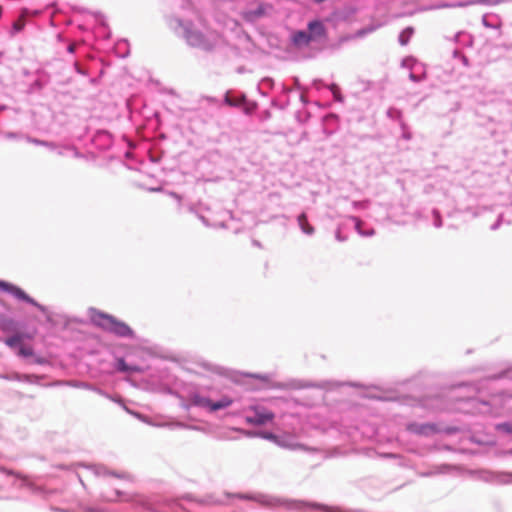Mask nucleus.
I'll list each match as a JSON object with an SVG mask.
<instances>
[{
  "mask_svg": "<svg viewBox=\"0 0 512 512\" xmlns=\"http://www.w3.org/2000/svg\"><path fill=\"white\" fill-rule=\"evenodd\" d=\"M91 321L97 327L119 337L134 336L133 330L125 322L118 320L110 314L93 310L91 313Z\"/></svg>",
  "mask_w": 512,
  "mask_h": 512,
  "instance_id": "1",
  "label": "nucleus"
},
{
  "mask_svg": "<svg viewBox=\"0 0 512 512\" xmlns=\"http://www.w3.org/2000/svg\"><path fill=\"white\" fill-rule=\"evenodd\" d=\"M190 401L192 405L207 408L209 411H217L227 408L232 404V400L226 397L217 402H212L210 399L198 394L192 395Z\"/></svg>",
  "mask_w": 512,
  "mask_h": 512,
  "instance_id": "2",
  "label": "nucleus"
},
{
  "mask_svg": "<svg viewBox=\"0 0 512 512\" xmlns=\"http://www.w3.org/2000/svg\"><path fill=\"white\" fill-rule=\"evenodd\" d=\"M250 410L254 412V415L247 416L245 418V420L248 424H251V425H255V426L264 425L267 422H271L275 417L273 412L267 411V410L259 408L257 406L251 407Z\"/></svg>",
  "mask_w": 512,
  "mask_h": 512,
  "instance_id": "3",
  "label": "nucleus"
},
{
  "mask_svg": "<svg viewBox=\"0 0 512 512\" xmlns=\"http://www.w3.org/2000/svg\"><path fill=\"white\" fill-rule=\"evenodd\" d=\"M0 289L13 295L15 298L30 303L38 308H41V305L38 304L33 298L25 293L20 287L13 285L12 283L1 281L0 280Z\"/></svg>",
  "mask_w": 512,
  "mask_h": 512,
  "instance_id": "4",
  "label": "nucleus"
},
{
  "mask_svg": "<svg viewBox=\"0 0 512 512\" xmlns=\"http://www.w3.org/2000/svg\"><path fill=\"white\" fill-rule=\"evenodd\" d=\"M309 35L312 37V41L325 37L326 30L324 25L320 21H312L308 24Z\"/></svg>",
  "mask_w": 512,
  "mask_h": 512,
  "instance_id": "5",
  "label": "nucleus"
},
{
  "mask_svg": "<svg viewBox=\"0 0 512 512\" xmlns=\"http://www.w3.org/2000/svg\"><path fill=\"white\" fill-rule=\"evenodd\" d=\"M312 41V37L305 31H298L293 36V42L295 45H308Z\"/></svg>",
  "mask_w": 512,
  "mask_h": 512,
  "instance_id": "6",
  "label": "nucleus"
},
{
  "mask_svg": "<svg viewBox=\"0 0 512 512\" xmlns=\"http://www.w3.org/2000/svg\"><path fill=\"white\" fill-rule=\"evenodd\" d=\"M186 38L192 46H201L204 43L203 35L197 31H188Z\"/></svg>",
  "mask_w": 512,
  "mask_h": 512,
  "instance_id": "7",
  "label": "nucleus"
},
{
  "mask_svg": "<svg viewBox=\"0 0 512 512\" xmlns=\"http://www.w3.org/2000/svg\"><path fill=\"white\" fill-rule=\"evenodd\" d=\"M298 223L301 227V229L307 233V234H312L314 229L312 226L309 225L308 223V220H307V216L305 213H302L301 215H299L298 217Z\"/></svg>",
  "mask_w": 512,
  "mask_h": 512,
  "instance_id": "8",
  "label": "nucleus"
},
{
  "mask_svg": "<svg viewBox=\"0 0 512 512\" xmlns=\"http://www.w3.org/2000/svg\"><path fill=\"white\" fill-rule=\"evenodd\" d=\"M413 32H414V29L411 27H408L405 30H403L399 37L400 43L402 45L407 44L411 35L413 34Z\"/></svg>",
  "mask_w": 512,
  "mask_h": 512,
  "instance_id": "9",
  "label": "nucleus"
},
{
  "mask_svg": "<svg viewBox=\"0 0 512 512\" xmlns=\"http://www.w3.org/2000/svg\"><path fill=\"white\" fill-rule=\"evenodd\" d=\"M22 341V336L20 334H16L14 336H11L5 340L6 345H8L11 348H14L18 346Z\"/></svg>",
  "mask_w": 512,
  "mask_h": 512,
  "instance_id": "10",
  "label": "nucleus"
},
{
  "mask_svg": "<svg viewBox=\"0 0 512 512\" xmlns=\"http://www.w3.org/2000/svg\"><path fill=\"white\" fill-rule=\"evenodd\" d=\"M18 353H19L20 356H23V357H31L34 354L32 347L24 346V345H21L19 347V352Z\"/></svg>",
  "mask_w": 512,
  "mask_h": 512,
  "instance_id": "11",
  "label": "nucleus"
},
{
  "mask_svg": "<svg viewBox=\"0 0 512 512\" xmlns=\"http://www.w3.org/2000/svg\"><path fill=\"white\" fill-rule=\"evenodd\" d=\"M259 436H261L262 438L264 439H267V440H270V441H273L277 444H279V439H278V436H276L275 434L273 433H270V432H262V433H259Z\"/></svg>",
  "mask_w": 512,
  "mask_h": 512,
  "instance_id": "12",
  "label": "nucleus"
},
{
  "mask_svg": "<svg viewBox=\"0 0 512 512\" xmlns=\"http://www.w3.org/2000/svg\"><path fill=\"white\" fill-rule=\"evenodd\" d=\"M25 25L24 18H19L14 24L13 29L17 32L21 31Z\"/></svg>",
  "mask_w": 512,
  "mask_h": 512,
  "instance_id": "13",
  "label": "nucleus"
},
{
  "mask_svg": "<svg viewBox=\"0 0 512 512\" xmlns=\"http://www.w3.org/2000/svg\"><path fill=\"white\" fill-rule=\"evenodd\" d=\"M14 323L12 320H4L0 323V328L4 331H8L13 327Z\"/></svg>",
  "mask_w": 512,
  "mask_h": 512,
  "instance_id": "14",
  "label": "nucleus"
},
{
  "mask_svg": "<svg viewBox=\"0 0 512 512\" xmlns=\"http://www.w3.org/2000/svg\"><path fill=\"white\" fill-rule=\"evenodd\" d=\"M117 367L120 371H124V372L130 371V370H135L134 368L128 367V365L122 359L118 360Z\"/></svg>",
  "mask_w": 512,
  "mask_h": 512,
  "instance_id": "15",
  "label": "nucleus"
},
{
  "mask_svg": "<svg viewBox=\"0 0 512 512\" xmlns=\"http://www.w3.org/2000/svg\"><path fill=\"white\" fill-rule=\"evenodd\" d=\"M497 428L501 431L512 433V423H502L499 424Z\"/></svg>",
  "mask_w": 512,
  "mask_h": 512,
  "instance_id": "16",
  "label": "nucleus"
},
{
  "mask_svg": "<svg viewBox=\"0 0 512 512\" xmlns=\"http://www.w3.org/2000/svg\"><path fill=\"white\" fill-rule=\"evenodd\" d=\"M428 431H434V427L432 425H425L421 427L420 433H427Z\"/></svg>",
  "mask_w": 512,
  "mask_h": 512,
  "instance_id": "17",
  "label": "nucleus"
},
{
  "mask_svg": "<svg viewBox=\"0 0 512 512\" xmlns=\"http://www.w3.org/2000/svg\"><path fill=\"white\" fill-rule=\"evenodd\" d=\"M75 48H76V45L75 44H71V45L68 46V51L70 53H73L75 51Z\"/></svg>",
  "mask_w": 512,
  "mask_h": 512,
  "instance_id": "18",
  "label": "nucleus"
},
{
  "mask_svg": "<svg viewBox=\"0 0 512 512\" xmlns=\"http://www.w3.org/2000/svg\"><path fill=\"white\" fill-rule=\"evenodd\" d=\"M361 221L360 220H357V223H356V227H357V230L360 232V229H361Z\"/></svg>",
  "mask_w": 512,
  "mask_h": 512,
  "instance_id": "19",
  "label": "nucleus"
},
{
  "mask_svg": "<svg viewBox=\"0 0 512 512\" xmlns=\"http://www.w3.org/2000/svg\"><path fill=\"white\" fill-rule=\"evenodd\" d=\"M254 378H259V379H263V377H260L258 375H252Z\"/></svg>",
  "mask_w": 512,
  "mask_h": 512,
  "instance_id": "20",
  "label": "nucleus"
},
{
  "mask_svg": "<svg viewBox=\"0 0 512 512\" xmlns=\"http://www.w3.org/2000/svg\"><path fill=\"white\" fill-rule=\"evenodd\" d=\"M332 89H333V91H334V92H335L336 90H338L337 86H335V85L333 86V88H332Z\"/></svg>",
  "mask_w": 512,
  "mask_h": 512,
  "instance_id": "21",
  "label": "nucleus"
}]
</instances>
